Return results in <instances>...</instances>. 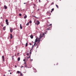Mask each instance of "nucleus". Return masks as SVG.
Returning <instances> with one entry per match:
<instances>
[{
  "mask_svg": "<svg viewBox=\"0 0 76 76\" xmlns=\"http://www.w3.org/2000/svg\"><path fill=\"white\" fill-rule=\"evenodd\" d=\"M39 40V38H37L36 39L35 41V42L34 43V45H32V47H33L32 48H33V47L35 46V47H36V46H37V44H36V42H38V41Z\"/></svg>",
  "mask_w": 76,
  "mask_h": 76,
  "instance_id": "f257e3e1",
  "label": "nucleus"
},
{
  "mask_svg": "<svg viewBox=\"0 0 76 76\" xmlns=\"http://www.w3.org/2000/svg\"><path fill=\"white\" fill-rule=\"evenodd\" d=\"M44 35V33H40L39 37V39H41V38H42Z\"/></svg>",
  "mask_w": 76,
  "mask_h": 76,
  "instance_id": "f03ea898",
  "label": "nucleus"
},
{
  "mask_svg": "<svg viewBox=\"0 0 76 76\" xmlns=\"http://www.w3.org/2000/svg\"><path fill=\"white\" fill-rule=\"evenodd\" d=\"M6 23L7 25H9V22H8V20L6 19L5 20Z\"/></svg>",
  "mask_w": 76,
  "mask_h": 76,
  "instance_id": "7ed1b4c3",
  "label": "nucleus"
},
{
  "mask_svg": "<svg viewBox=\"0 0 76 76\" xmlns=\"http://www.w3.org/2000/svg\"><path fill=\"white\" fill-rule=\"evenodd\" d=\"M39 23H40L38 21H37L36 23V25H38Z\"/></svg>",
  "mask_w": 76,
  "mask_h": 76,
  "instance_id": "20e7f679",
  "label": "nucleus"
},
{
  "mask_svg": "<svg viewBox=\"0 0 76 76\" xmlns=\"http://www.w3.org/2000/svg\"><path fill=\"white\" fill-rule=\"evenodd\" d=\"M2 58L3 61H4V55L2 56Z\"/></svg>",
  "mask_w": 76,
  "mask_h": 76,
  "instance_id": "39448f33",
  "label": "nucleus"
},
{
  "mask_svg": "<svg viewBox=\"0 0 76 76\" xmlns=\"http://www.w3.org/2000/svg\"><path fill=\"white\" fill-rule=\"evenodd\" d=\"M13 28H11L10 29V32H13Z\"/></svg>",
  "mask_w": 76,
  "mask_h": 76,
  "instance_id": "423d86ee",
  "label": "nucleus"
},
{
  "mask_svg": "<svg viewBox=\"0 0 76 76\" xmlns=\"http://www.w3.org/2000/svg\"><path fill=\"white\" fill-rule=\"evenodd\" d=\"M10 38L11 39H12V38H13V36H12V34H10Z\"/></svg>",
  "mask_w": 76,
  "mask_h": 76,
  "instance_id": "0eeeda50",
  "label": "nucleus"
},
{
  "mask_svg": "<svg viewBox=\"0 0 76 76\" xmlns=\"http://www.w3.org/2000/svg\"><path fill=\"white\" fill-rule=\"evenodd\" d=\"M4 8L5 9H7V6H6V5H4Z\"/></svg>",
  "mask_w": 76,
  "mask_h": 76,
  "instance_id": "6e6552de",
  "label": "nucleus"
},
{
  "mask_svg": "<svg viewBox=\"0 0 76 76\" xmlns=\"http://www.w3.org/2000/svg\"><path fill=\"white\" fill-rule=\"evenodd\" d=\"M3 30L4 31H5V30H6V26H4L3 28Z\"/></svg>",
  "mask_w": 76,
  "mask_h": 76,
  "instance_id": "1a4fd4ad",
  "label": "nucleus"
},
{
  "mask_svg": "<svg viewBox=\"0 0 76 76\" xmlns=\"http://www.w3.org/2000/svg\"><path fill=\"white\" fill-rule=\"evenodd\" d=\"M20 28L21 29H22V25H21V24L20 25Z\"/></svg>",
  "mask_w": 76,
  "mask_h": 76,
  "instance_id": "9d476101",
  "label": "nucleus"
},
{
  "mask_svg": "<svg viewBox=\"0 0 76 76\" xmlns=\"http://www.w3.org/2000/svg\"><path fill=\"white\" fill-rule=\"evenodd\" d=\"M33 36L32 35H31L30 36V38H31V39H32V38H33Z\"/></svg>",
  "mask_w": 76,
  "mask_h": 76,
  "instance_id": "9b49d317",
  "label": "nucleus"
},
{
  "mask_svg": "<svg viewBox=\"0 0 76 76\" xmlns=\"http://www.w3.org/2000/svg\"><path fill=\"white\" fill-rule=\"evenodd\" d=\"M46 29L47 30H48V31H50V27L47 28Z\"/></svg>",
  "mask_w": 76,
  "mask_h": 76,
  "instance_id": "f8f14e48",
  "label": "nucleus"
},
{
  "mask_svg": "<svg viewBox=\"0 0 76 76\" xmlns=\"http://www.w3.org/2000/svg\"><path fill=\"white\" fill-rule=\"evenodd\" d=\"M39 42H40V39L39 38L38 40V43H39Z\"/></svg>",
  "mask_w": 76,
  "mask_h": 76,
  "instance_id": "ddd939ff",
  "label": "nucleus"
},
{
  "mask_svg": "<svg viewBox=\"0 0 76 76\" xmlns=\"http://www.w3.org/2000/svg\"><path fill=\"white\" fill-rule=\"evenodd\" d=\"M26 18H27V15H25L24 17V19H26Z\"/></svg>",
  "mask_w": 76,
  "mask_h": 76,
  "instance_id": "4468645a",
  "label": "nucleus"
},
{
  "mask_svg": "<svg viewBox=\"0 0 76 76\" xmlns=\"http://www.w3.org/2000/svg\"><path fill=\"white\" fill-rule=\"evenodd\" d=\"M53 4H54V2H53L51 3L50 6H51V5H53Z\"/></svg>",
  "mask_w": 76,
  "mask_h": 76,
  "instance_id": "2eb2a0df",
  "label": "nucleus"
},
{
  "mask_svg": "<svg viewBox=\"0 0 76 76\" xmlns=\"http://www.w3.org/2000/svg\"><path fill=\"white\" fill-rule=\"evenodd\" d=\"M56 6L57 7V8L58 9V5H57V4H56Z\"/></svg>",
  "mask_w": 76,
  "mask_h": 76,
  "instance_id": "dca6fc26",
  "label": "nucleus"
},
{
  "mask_svg": "<svg viewBox=\"0 0 76 76\" xmlns=\"http://www.w3.org/2000/svg\"><path fill=\"white\" fill-rule=\"evenodd\" d=\"M27 46H28V43H26V44L25 46L27 47Z\"/></svg>",
  "mask_w": 76,
  "mask_h": 76,
  "instance_id": "f3484780",
  "label": "nucleus"
},
{
  "mask_svg": "<svg viewBox=\"0 0 76 76\" xmlns=\"http://www.w3.org/2000/svg\"><path fill=\"white\" fill-rule=\"evenodd\" d=\"M20 58L19 57L18 58V61H20Z\"/></svg>",
  "mask_w": 76,
  "mask_h": 76,
  "instance_id": "a211bd4d",
  "label": "nucleus"
},
{
  "mask_svg": "<svg viewBox=\"0 0 76 76\" xmlns=\"http://www.w3.org/2000/svg\"><path fill=\"white\" fill-rule=\"evenodd\" d=\"M29 23L28 22L27 24H26V26H28L29 25Z\"/></svg>",
  "mask_w": 76,
  "mask_h": 76,
  "instance_id": "6ab92c4d",
  "label": "nucleus"
},
{
  "mask_svg": "<svg viewBox=\"0 0 76 76\" xmlns=\"http://www.w3.org/2000/svg\"><path fill=\"white\" fill-rule=\"evenodd\" d=\"M25 67H27V64H25Z\"/></svg>",
  "mask_w": 76,
  "mask_h": 76,
  "instance_id": "aec40b11",
  "label": "nucleus"
},
{
  "mask_svg": "<svg viewBox=\"0 0 76 76\" xmlns=\"http://www.w3.org/2000/svg\"><path fill=\"white\" fill-rule=\"evenodd\" d=\"M31 51H32V49H31L30 50V54H31Z\"/></svg>",
  "mask_w": 76,
  "mask_h": 76,
  "instance_id": "412c9836",
  "label": "nucleus"
},
{
  "mask_svg": "<svg viewBox=\"0 0 76 76\" xmlns=\"http://www.w3.org/2000/svg\"><path fill=\"white\" fill-rule=\"evenodd\" d=\"M30 23H32V21L30 20L29 22Z\"/></svg>",
  "mask_w": 76,
  "mask_h": 76,
  "instance_id": "4be33fe9",
  "label": "nucleus"
},
{
  "mask_svg": "<svg viewBox=\"0 0 76 76\" xmlns=\"http://www.w3.org/2000/svg\"><path fill=\"white\" fill-rule=\"evenodd\" d=\"M19 15L20 16H22V14L20 13L19 14Z\"/></svg>",
  "mask_w": 76,
  "mask_h": 76,
  "instance_id": "5701e85b",
  "label": "nucleus"
},
{
  "mask_svg": "<svg viewBox=\"0 0 76 76\" xmlns=\"http://www.w3.org/2000/svg\"><path fill=\"white\" fill-rule=\"evenodd\" d=\"M17 72L18 73H20V72L18 71H17Z\"/></svg>",
  "mask_w": 76,
  "mask_h": 76,
  "instance_id": "b1692460",
  "label": "nucleus"
},
{
  "mask_svg": "<svg viewBox=\"0 0 76 76\" xmlns=\"http://www.w3.org/2000/svg\"><path fill=\"white\" fill-rule=\"evenodd\" d=\"M54 8H53L51 10L52 11H54Z\"/></svg>",
  "mask_w": 76,
  "mask_h": 76,
  "instance_id": "393cba45",
  "label": "nucleus"
},
{
  "mask_svg": "<svg viewBox=\"0 0 76 76\" xmlns=\"http://www.w3.org/2000/svg\"><path fill=\"white\" fill-rule=\"evenodd\" d=\"M24 64H26V61H25L24 63Z\"/></svg>",
  "mask_w": 76,
  "mask_h": 76,
  "instance_id": "a878e982",
  "label": "nucleus"
},
{
  "mask_svg": "<svg viewBox=\"0 0 76 76\" xmlns=\"http://www.w3.org/2000/svg\"><path fill=\"white\" fill-rule=\"evenodd\" d=\"M29 57H30V56H29V57H27V61H28V58H29Z\"/></svg>",
  "mask_w": 76,
  "mask_h": 76,
  "instance_id": "bb28decb",
  "label": "nucleus"
},
{
  "mask_svg": "<svg viewBox=\"0 0 76 76\" xmlns=\"http://www.w3.org/2000/svg\"><path fill=\"white\" fill-rule=\"evenodd\" d=\"M34 6H37V5H36V4H34Z\"/></svg>",
  "mask_w": 76,
  "mask_h": 76,
  "instance_id": "cd10ccee",
  "label": "nucleus"
},
{
  "mask_svg": "<svg viewBox=\"0 0 76 76\" xmlns=\"http://www.w3.org/2000/svg\"><path fill=\"white\" fill-rule=\"evenodd\" d=\"M1 26H2V27H3V25L1 24Z\"/></svg>",
  "mask_w": 76,
  "mask_h": 76,
  "instance_id": "c85d7f7f",
  "label": "nucleus"
},
{
  "mask_svg": "<svg viewBox=\"0 0 76 76\" xmlns=\"http://www.w3.org/2000/svg\"><path fill=\"white\" fill-rule=\"evenodd\" d=\"M25 60H26V59H24L23 60V61H25Z\"/></svg>",
  "mask_w": 76,
  "mask_h": 76,
  "instance_id": "c756f323",
  "label": "nucleus"
},
{
  "mask_svg": "<svg viewBox=\"0 0 76 76\" xmlns=\"http://www.w3.org/2000/svg\"><path fill=\"white\" fill-rule=\"evenodd\" d=\"M29 45H32V44H31V43H29Z\"/></svg>",
  "mask_w": 76,
  "mask_h": 76,
  "instance_id": "7c9ffc66",
  "label": "nucleus"
},
{
  "mask_svg": "<svg viewBox=\"0 0 76 76\" xmlns=\"http://www.w3.org/2000/svg\"><path fill=\"white\" fill-rule=\"evenodd\" d=\"M40 1H41V0H39V3H40Z\"/></svg>",
  "mask_w": 76,
  "mask_h": 76,
  "instance_id": "2f4dec72",
  "label": "nucleus"
},
{
  "mask_svg": "<svg viewBox=\"0 0 76 76\" xmlns=\"http://www.w3.org/2000/svg\"><path fill=\"white\" fill-rule=\"evenodd\" d=\"M52 25V24H50L49 25V26H51V25Z\"/></svg>",
  "mask_w": 76,
  "mask_h": 76,
  "instance_id": "473e14b6",
  "label": "nucleus"
},
{
  "mask_svg": "<svg viewBox=\"0 0 76 76\" xmlns=\"http://www.w3.org/2000/svg\"><path fill=\"white\" fill-rule=\"evenodd\" d=\"M27 56H28L29 55V54L28 53H27Z\"/></svg>",
  "mask_w": 76,
  "mask_h": 76,
  "instance_id": "72a5a7b5",
  "label": "nucleus"
},
{
  "mask_svg": "<svg viewBox=\"0 0 76 76\" xmlns=\"http://www.w3.org/2000/svg\"><path fill=\"white\" fill-rule=\"evenodd\" d=\"M22 67H23V66H21V68H22Z\"/></svg>",
  "mask_w": 76,
  "mask_h": 76,
  "instance_id": "f704fd0d",
  "label": "nucleus"
},
{
  "mask_svg": "<svg viewBox=\"0 0 76 76\" xmlns=\"http://www.w3.org/2000/svg\"><path fill=\"white\" fill-rule=\"evenodd\" d=\"M39 9H38L37 10V11H39Z\"/></svg>",
  "mask_w": 76,
  "mask_h": 76,
  "instance_id": "c9c22d12",
  "label": "nucleus"
},
{
  "mask_svg": "<svg viewBox=\"0 0 76 76\" xmlns=\"http://www.w3.org/2000/svg\"><path fill=\"white\" fill-rule=\"evenodd\" d=\"M58 63H57V64H56V65H58Z\"/></svg>",
  "mask_w": 76,
  "mask_h": 76,
  "instance_id": "e433bc0d",
  "label": "nucleus"
},
{
  "mask_svg": "<svg viewBox=\"0 0 76 76\" xmlns=\"http://www.w3.org/2000/svg\"><path fill=\"white\" fill-rule=\"evenodd\" d=\"M37 48H38V46H37Z\"/></svg>",
  "mask_w": 76,
  "mask_h": 76,
  "instance_id": "4c0bfd02",
  "label": "nucleus"
},
{
  "mask_svg": "<svg viewBox=\"0 0 76 76\" xmlns=\"http://www.w3.org/2000/svg\"><path fill=\"white\" fill-rule=\"evenodd\" d=\"M15 67H17V66H15Z\"/></svg>",
  "mask_w": 76,
  "mask_h": 76,
  "instance_id": "58836bf2",
  "label": "nucleus"
},
{
  "mask_svg": "<svg viewBox=\"0 0 76 76\" xmlns=\"http://www.w3.org/2000/svg\"><path fill=\"white\" fill-rule=\"evenodd\" d=\"M10 70H9L8 71V72H10Z\"/></svg>",
  "mask_w": 76,
  "mask_h": 76,
  "instance_id": "ea45409f",
  "label": "nucleus"
},
{
  "mask_svg": "<svg viewBox=\"0 0 76 76\" xmlns=\"http://www.w3.org/2000/svg\"><path fill=\"white\" fill-rule=\"evenodd\" d=\"M19 53H18V56H19Z\"/></svg>",
  "mask_w": 76,
  "mask_h": 76,
  "instance_id": "a19ab883",
  "label": "nucleus"
},
{
  "mask_svg": "<svg viewBox=\"0 0 76 76\" xmlns=\"http://www.w3.org/2000/svg\"><path fill=\"white\" fill-rule=\"evenodd\" d=\"M33 60H32V59H31V61H33Z\"/></svg>",
  "mask_w": 76,
  "mask_h": 76,
  "instance_id": "79ce46f5",
  "label": "nucleus"
},
{
  "mask_svg": "<svg viewBox=\"0 0 76 76\" xmlns=\"http://www.w3.org/2000/svg\"><path fill=\"white\" fill-rule=\"evenodd\" d=\"M10 75H11L12 74V73L11 72H10Z\"/></svg>",
  "mask_w": 76,
  "mask_h": 76,
  "instance_id": "37998d69",
  "label": "nucleus"
},
{
  "mask_svg": "<svg viewBox=\"0 0 76 76\" xmlns=\"http://www.w3.org/2000/svg\"><path fill=\"white\" fill-rule=\"evenodd\" d=\"M24 4H26V3H24Z\"/></svg>",
  "mask_w": 76,
  "mask_h": 76,
  "instance_id": "c03bdc74",
  "label": "nucleus"
},
{
  "mask_svg": "<svg viewBox=\"0 0 76 76\" xmlns=\"http://www.w3.org/2000/svg\"><path fill=\"white\" fill-rule=\"evenodd\" d=\"M12 57H13H13H14V56H13Z\"/></svg>",
  "mask_w": 76,
  "mask_h": 76,
  "instance_id": "a18cd8bd",
  "label": "nucleus"
},
{
  "mask_svg": "<svg viewBox=\"0 0 76 76\" xmlns=\"http://www.w3.org/2000/svg\"><path fill=\"white\" fill-rule=\"evenodd\" d=\"M50 12H51V13H52V12H53V11H51Z\"/></svg>",
  "mask_w": 76,
  "mask_h": 76,
  "instance_id": "49530a36",
  "label": "nucleus"
},
{
  "mask_svg": "<svg viewBox=\"0 0 76 76\" xmlns=\"http://www.w3.org/2000/svg\"><path fill=\"white\" fill-rule=\"evenodd\" d=\"M16 54L15 55V56H16Z\"/></svg>",
  "mask_w": 76,
  "mask_h": 76,
  "instance_id": "de8ad7c7",
  "label": "nucleus"
},
{
  "mask_svg": "<svg viewBox=\"0 0 76 76\" xmlns=\"http://www.w3.org/2000/svg\"><path fill=\"white\" fill-rule=\"evenodd\" d=\"M4 76H5V75H4Z\"/></svg>",
  "mask_w": 76,
  "mask_h": 76,
  "instance_id": "09e8293b",
  "label": "nucleus"
},
{
  "mask_svg": "<svg viewBox=\"0 0 76 76\" xmlns=\"http://www.w3.org/2000/svg\"><path fill=\"white\" fill-rule=\"evenodd\" d=\"M34 16H33V17H34Z\"/></svg>",
  "mask_w": 76,
  "mask_h": 76,
  "instance_id": "8fccbe9b",
  "label": "nucleus"
}]
</instances>
